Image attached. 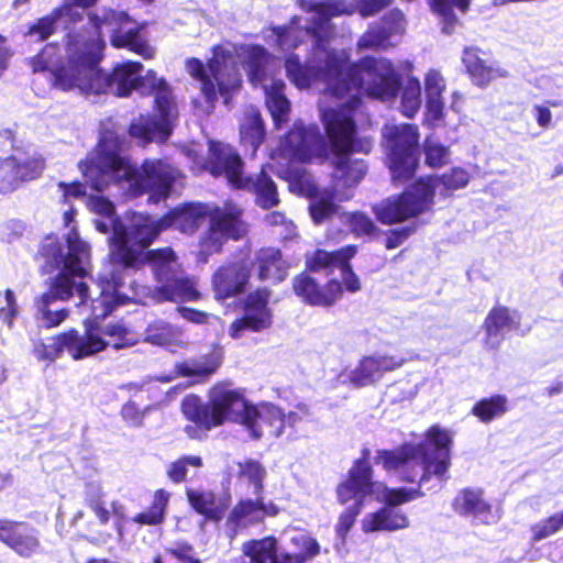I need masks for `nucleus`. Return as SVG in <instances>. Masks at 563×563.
Returning <instances> with one entry per match:
<instances>
[{
  "mask_svg": "<svg viewBox=\"0 0 563 563\" xmlns=\"http://www.w3.org/2000/svg\"><path fill=\"white\" fill-rule=\"evenodd\" d=\"M122 139L112 130H104L86 157L78 163L85 180L96 191L109 185L129 184V194L158 203L170 197L176 181L183 176L167 158H145L139 167L122 156Z\"/></svg>",
  "mask_w": 563,
  "mask_h": 563,
  "instance_id": "nucleus-1",
  "label": "nucleus"
},
{
  "mask_svg": "<svg viewBox=\"0 0 563 563\" xmlns=\"http://www.w3.org/2000/svg\"><path fill=\"white\" fill-rule=\"evenodd\" d=\"M323 70L327 90L336 98L366 95L380 101H393L402 87L401 75L385 57L365 55L349 63L336 49H331L327 52Z\"/></svg>",
  "mask_w": 563,
  "mask_h": 563,
  "instance_id": "nucleus-2",
  "label": "nucleus"
},
{
  "mask_svg": "<svg viewBox=\"0 0 563 563\" xmlns=\"http://www.w3.org/2000/svg\"><path fill=\"white\" fill-rule=\"evenodd\" d=\"M452 435L438 424L427 429L424 439L418 443L402 442L394 449L378 450L375 462L395 473L400 482L418 483L421 486L433 476L446 479L451 467Z\"/></svg>",
  "mask_w": 563,
  "mask_h": 563,
  "instance_id": "nucleus-3",
  "label": "nucleus"
},
{
  "mask_svg": "<svg viewBox=\"0 0 563 563\" xmlns=\"http://www.w3.org/2000/svg\"><path fill=\"white\" fill-rule=\"evenodd\" d=\"M181 412L192 423L184 428L187 437L192 440L205 439L210 430L225 422L244 427L254 415L253 404L247 400L243 390L231 387L227 382L217 383L210 388L207 402H202L196 395L185 397Z\"/></svg>",
  "mask_w": 563,
  "mask_h": 563,
  "instance_id": "nucleus-4",
  "label": "nucleus"
},
{
  "mask_svg": "<svg viewBox=\"0 0 563 563\" xmlns=\"http://www.w3.org/2000/svg\"><path fill=\"white\" fill-rule=\"evenodd\" d=\"M468 181L470 175L462 167H453L439 177L421 176L401 192L383 199L373 211L382 224L402 223L433 208L438 183L449 190H457L464 188Z\"/></svg>",
  "mask_w": 563,
  "mask_h": 563,
  "instance_id": "nucleus-5",
  "label": "nucleus"
},
{
  "mask_svg": "<svg viewBox=\"0 0 563 563\" xmlns=\"http://www.w3.org/2000/svg\"><path fill=\"white\" fill-rule=\"evenodd\" d=\"M101 60L96 65L82 68L79 64L69 68H59L58 73L48 76L51 85L62 91L79 89L85 93H112L115 97L126 98L137 89V80L143 64L135 60H125L115 64L111 71L100 67Z\"/></svg>",
  "mask_w": 563,
  "mask_h": 563,
  "instance_id": "nucleus-6",
  "label": "nucleus"
},
{
  "mask_svg": "<svg viewBox=\"0 0 563 563\" xmlns=\"http://www.w3.org/2000/svg\"><path fill=\"white\" fill-rule=\"evenodd\" d=\"M88 21L92 26L90 34L75 33L68 36L65 53L56 43L46 44L31 60L34 73L47 71L52 76L59 68H69L79 64L82 68L96 65L103 59L106 42L102 36V14L90 11Z\"/></svg>",
  "mask_w": 563,
  "mask_h": 563,
  "instance_id": "nucleus-7",
  "label": "nucleus"
},
{
  "mask_svg": "<svg viewBox=\"0 0 563 563\" xmlns=\"http://www.w3.org/2000/svg\"><path fill=\"white\" fill-rule=\"evenodd\" d=\"M207 63L197 57L187 58L185 67L191 78L200 82V91L208 103H214L220 95L228 102L240 90L242 78L233 53L221 44L211 48Z\"/></svg>",
  "mask_w": 563,
  "mask_h": 563,
  "instance_id": "nucleus-8",
  "label": "nucleus"
},
{
  "mask_svg": "<svg viewBox=\"0 0 563 563\" xmlns=\"http://www.w3.org/2000/svg\"><path fill=\"white\" fill-rule=\"evenodd\" d=\"M19 141L13 129H0V194L7 195L23 184L38 179L46 167L45 158Z\"/></svg>",
  "mask_w": 563,
  "mask_h": 563,
  "instance_id": "nucleus-9",
  "label": "nucleus"
},
{
  "mask_svg": "<svg viewBox=\"0 0 563 563\" xmlns=\"http://www.w3.org/2000/svg\"><path fill=\"white\" fill-rule=\"evenodd\" d=\"M360 104L361 98L351 96L344 103L321 110L323 140L327 151L329 150L332 155L371 153L372 140L358 133L355 111Z\"/></svg>",
  "mask_w": 563,
  "mask_h": 563,
  "instance_id": "nucleus-10",
  "label": "nucleus"
},
{
  "mask_svg": "<svg viewBox=\"0 0 563 563\" xmlns=\"http://www.w3.org/2000/svg\"><path fill=\"white\" fill-rule=\"evenodd\" d=\"M369 450L363 449L361 456L353 462L345 478L339 483L335 489L340 505L345 506L352 501L339 515L334 527L338 538L343 542L362 512L366 497L376 493L377 483L373 479L374 471L369 463Z\"/></svg>",
  "mask_w": 563,
  "mask_h": 563,
  "instance_id": "nucleus-11",
  "label": "nucleus"
},
{
  "mask_svg": "<svg viewBox=\"0 0 563 563\" xmlns=\"http://www.w3.org/2000/svg\"><path fill=\"white\" fill-rule=\"evenodd\" d=\"M166 231L162 218L141 213L128 225L115 228L111 236L110 262L114 267H123L132 261V254L146 250Z\"/></svg>",
  "mask_w": 563,
  "mask_h": 563,
  "instance_id": "nucleus-12",
  "label": "nucleus"
},
{
  "mask_svg": "<svg viewBox=\"0 0 563 563\" xmlns=\"http://www.w3.org/2000/svg\"><path fill=\"white\" fill-rule=\"evenodd\" d=\"M51 340V343L38 341L34 344L33 353L38 361L53 362L64 351H67L73 360L78 361L102 352L109 346L93 324L88 325L82 334L71 328L55 334Z\"/></svg>",
  "mask_w": 563,
  "mask_h": 563,
  "instance_id": "nucleus-13",
  "label": "nucleus"
},
{
  "mask_svg": "<svg viewBox=\"0 0 563 563\" xmlns=\"http://www.w3.org/2000/svg\"><path fill=\"white\" fill-rule=\"evenodd\" d=\"M385 136L393 179L398 183L410 180L419 166L418 126L409 123L393 125Z\"/></svg>",
  "mask_w": 563,
  "mask_h": 563,
  "instance_id": "nucleus-14",
  "label": "nucleus"
},
{
  "mask_svg": "<svg viewBox=\"0 0 563 563\" xmlns=\"http://www.w3.org/2000/svg\"><path fill=\"white\" fill-rule=\"evenodd\" d=\"M178 117V108L153 106L152 113H141L130 121L126 133L142 147L164 144L173 134Z\"/></svg>",
  "mask_w": 563,
  "mask_h": 563,
  "instance_id": "nucleus-15",
  "label": "nucleus"
},
{
  "mask_svg": "<svg viewBox=\"0 0 563 563\" xmlns=\"http://www.w3.org/2000/svg\"><path fill=\"white\" fill-rule=\"evenodd\" d=\"M272 290L260 287L249 292L242 302L243 313L234 319L229 328V335L238 340L244 332L258 333L269 330L274 323L273 310L269 307Z\"/></svg>",
  "mask_w": 563,
  "mask_h": 563,
  "instance_id": "nucleus-16",
  "label": "nucleus"
},
{
  "mask_svg": "<svg viewBox=\"0 0 563 563\" xmlns=\"http://www.w3.org/2000/svg\"><path fill=\"white\" fill-rule=\"evenodd\" d=\"M291 289L303 305L311 307L330 308L343 297V288L339 279L330 278L321 284L307 271L292 277Z\"/></svg>",
  "mask_w": 563,
  "mask_h": 563,
  "instance_id": "nucleus-17",
  "label": "nucleus"
},
{
  "mask_svg": "<svg viewBox=\"0 0 563 563\" xmlns=\"http://www.w3.org/2000/svg\"><path fill=\"white\" fill-rule=\"evenodd\" d=\"M306 11L317 14V18L311 19V25L307 32L314 38V51L322 52L325 59L327 52L332 49L327 46L333 31L331 19L351 15L354 13V9L345 0H324L310 2Z\"/></svg>",
  "mask_w": 563,
  "mask_h": 563,
  "instance_id": "nucleus-18",
  "label": "nucleus"
},
{
  "mask_svg": "<svg viewBox=\"0 0 563 563\" xmlns=\"http://www.w3.org/2000/svg\"><path fill=\"white\" fill-rule=\"evenodd\" d=\"M406 29L404 12L394 8L388 10L378 21L371 23L356 42L358 51H387L395 46L394 35H401Z\"/></svg>",
  "mask_w": 563,
  "mask_h": 563,
  "instance_id": "nucleus-19",
  "label": "nucleus"
},
{
  "mask_svg": "<svg viewBox=\"0 0 563 563\" xmlns=\"http://www.w3.org/2000/svg\"><path fill=\"white\" fill-rule=\"evenodd\" d=\"M284 146L290 158L300 163L323 162L328 157L323 136L316 126L294 125L285 135Z\"/></svg>",
  "mask_w": 563,
  "mask_h": 563,
  "instance_id": "nucleus-20",
  "label": "nucleus"
},
{
  "mask_svg": "<svg viewBox=\"0 0 563 563\" xmlns=\"http://www.w3.org/2000/svg\"><path fill=\"white\" fill-rule=\"evenodd\" d=\"M208 151L206 169L213 177H225L228 184L235 189L244 177V162L239 152L221 141H210Z\"/></svg>",
  "mask_w": 563,
  "mask_h": 563,
  "instance_id": "nucleus-21",
  "label": "nucleus"
},
{
  "mask_svg": "<svg viewBox=\"0 0 563 563\" xmlns=\"http://www.w3.org/2000/svg\"><path fill=\"white\" fill-rule=\"evenodd\" d=\"M0 541L23 558L41 550L38 531L29 522L0 519Z\"/></svg>",
  "mask_w": 563,
  "mask_h": 563,
  "instance_id": "nucleus-22",
  "label": "nucleus"
},
{
  "mask_svg": "<svg viewBox=\"0 0 563 563\" xmlns=\"http://www.w3.org/2000/svg\"><path fill=\"white\" fill-rule=\"evenodd\" d=\"M279 507L273 501L265 503L263 494L255 498H240L227 517V525L233 529L263 523L267 517H276Z\"/></svg>",
  "mask_w": 563,
  "mask_h": 563,
  "instance_id": "nucleus-23",
  "label": "nucleus"
},
{
  "mask_svg": "<svg viewBox=\"0 0 563 563\" xmlns=\"http://www.w3.org/2000/svg\"><path fill=\"white\" fill-rule=\"evenodd\" d=\"M250 280L249 266L243 261L227 262L212 275V290L218 300H225L244 292Z\"/></svg>",
  "mask_w": 563,
  "mask_h": 563,
  "instance_id": "nucleus-24",
  "label": "nucleus"
},
{
  "mask_svg": "<svg viewBox=\"0 0 563 563\" xmlns=\"http://www.w3.org/2000/svg\"><path fill=\"white\" fill-rule=\"evenodd\" d=\"M477 46H467L462 53V63L473 85L486 88L490 82L508 77V71L498 62L489 60Z\"/></svg>",
  "mask_w": 563,
  "mask_h": 563,
  "instance_id": "nucleus-25",
  "label": "nucleus"
},
{
  "mask_svg": "<svg viewBox=\"0 0 563 563\" xmlns=\"http://www.w3.org/2000/svg\"><path fill=\"white\" fill-rule=\"evenodd\" d=\"M186 497L192 510L205 520L220 522L231 506L232 497L229 492L217 494L211 489H186Z\"/></svg>",
  "mask_w": 563,
  "mask_h": 563,
  "instance_id": "nucleus-26",
  "label": "nucleus"
},
{
  "mask_svg": "<svg viewBox=\"0 0 563 563\" xmlns=\"http://www.w3.org/2000/svg\"><path fill=\"white\" fill-rule=\"evenodd\" d=\"M131 262L121 267L124 271L137 272L145 266H150L154 278L159 282L175 272L174 265L177 263V254L172 246L150 249L143 253L132 254Z\"/></svg>",
  "mask_w": 563,
  "mask_h": 563,
  "instance_id": "nucleus-27",
  "label": "nucleus"
},
{
  "mask_svg": "<svg viewBox=\"0 0 563 563\" xmlns=\"http://www.w3.org/2000/svg\"><path fill=\"white\" fill-rule=\"evenodd\" d=\"M209 214V206L202 202H183L163 216L162 221L166 231L175 228L181 233L194 234Z\"/></svg>",
  "mask_w": 563,
  "mask_h": 563,
  "instance_id": "nucleus-28",
  "label": "nucleus"
},
{
  "mask_svg": "<svg viewBox=\"0 0 563 563\" xmlns=\"http://www.w3.org/2000/svg\"><path fill=\"white\" fill-rule=\"evenodd\" d=\"M223 362L222 346L214 344L210 351L199 358L178 362L174 366V374L177 377H195L198 383L206 382L216 374Z\"/></svg>",
  "mask_w": 563,
  "mask_h": 563,
  "instance_id": "nucleus-29",
  "label": "nucleus"
},
{
  "mask_svg": "<svg viewBox=\"0 0 563 563\" xmlns=\"http://www.w3.org/2000/svg\"><path fill=\"white\" fill-rule=\"evenodd\" d=\"M353 154L333 155L332 188L334 191L355 188L367 174V163Z\"/></svg>",
  "mask_w": 563,
  "mask_h": 563,
  "instance_id": "nucleus-30",
  "label": "nucleus"
},
{
  "mask_svg": "<svg viewBox=\"0 0 563 563\" xmlns=\"http://www.w3.org/2000/svg\"><path fill=\"white\" fill-rule=\"evenodd\" d=\"M253 266L256 268L257 278L261 282L272 280L279 284L286 279L289 263L284 258L280 249L267 246L256 251Z\"/></svg>",
  "mask_w": 563,
  "mask_h": 563,
  "instance_id": "nucleus-31",
  "label": "nucleus"
},
{
  "mask_svg": "<svg viewBox=\"0 0 563 563\" xmlns=\"http://www.w3.org/2000/svg\"><path fill=\"white\" fill-rule=\"evenodd\" d=\"M158 283L153 290L157 301H197L201 298L195 283L189 277L178 276L176 271Z\"/></svg>",
  "mask_w": 563,
  "mask_h": 563,
  "instance_id": "nucleus-32",
  "label": "nucleus"
},
{
  "mask_svg": "<svg viewBox=\"0 0 563 563\" xmlns=\"http://www.w3.org/2000/svg\"><path fill=\"white\" fill-rule=\"evenodd\" d=\"M452 509L459 516L481 519L485 525L489 523L493 506L484 498L482 488L466 487L461 489L452 500Z\"/></svg>",
  "mask_w": 563,
  "mask_h": 563,
  "instance_id": "nucleus-33",
  "label": "nucleus"
},
{
  "mask_svg": "<svg viewBox=\"0 0 563 563\" xmlns=\"http://www.w3.org/2000/svg\"><path fill=\"white\" fill-rule=\"evenodd\" d=\"M254 415L250 423H245L244 428L250 432L254 440H258L264 434L269 438H278L285 429V415L276 406H266L258 410L253 405Z\"/></svg>",
  "mask_w": 563,
  "mask_h": 563,
  "instance_id": "nucleus-34",
  "label": "nucleus"
},
{
  "mask_svg": "<svg viewBox=\"0 0 563 563\" xmlns=\"http://www.w3.org/2000/svg\"><path fill=\"white\" fill-rule=\"evenodd\" d=\"M235 189L253 194L255 203L265 210L278 206L280 201L277 186L264 168L255 177L244 175Z\"/></svg>",
  "mask_w": 563,
  "mask_h": 563,
  "instance_id": "nucleus-35",
  "label": "nucleus"
},
{
  "mask_svg": "<svg viewBox=\"0 0 563 563\" xmlns=\"http://www.w3.org/2000/svg\"><path fill=\"white\" fill-rule=\"evenodd\" d=\"M409 525V518L404 511L384 505L376 511L366 515L362 521V530L365 533L378 531L393 532L407 529Z\"/></svg>",
  "mask_w": 563,
  "mask_h": 563,
  "instance_id": "nucleus-36",
  "label": "nucleus"
},
{
  "mask_svg": "<svg viewBox=\"0 0 563 563\" xmlns=\"http://www.w3.org/2000/svg\"><path fill=\"white\" fill-rule=\"evenodd\" d=\"M145 23H139L126 31H123L122 27H115L111 32L110 44L114 48H125L144 59H152L155 51L148 44L146 37L142 35Z\"/></svg>",
  "mask_w": 563,
  "mask_h": 563,
  "instance_id": "nucleus-37",
  "label": "nucleus"
},
{
  "mask_svg": "<svg viewBox=\"0 0 563 563\" xmlns=\"http://www.w3.org/2000/svg\"><path fill=\"white\" fill-rule=\"evenodd\" d=\"M137 89L142 95H154L153 106L164 108H178L172 87L166 79L157 77L153 69H148L145 75L140 74V80L136 82Z\"/></svg>",
  "mask_w": 563,
  "mask_h": 563,
  "instance_id": "nucleus-38",
  "label": "nucleus"
},
{
  "mask_svg": "<svg viewBox=\"0 0 563 563\" xmlns=\"http://www.w3.org/2000/svg\"><path fill=\"white\" fill-rule=\"evenodd\" d=\"M482 328L485 340L503 338L504 331L519 330L520 319L514 317L512 311L503 305H495L486 314Z\"/></svg>",
  "mask_w": 563,
  "mask_h": 563,
  "instance_id": "nucleus-39",
  "label": "nucleus"
},
{
  "mask_svg": "<svg viewBox=\"0 0 563 563\" xmlns=\"http://www.w3.org/2000/svg\"><path fill=\"white\" fill-rule=\"evenodd\" d=\"M66 242L68 252L64 255L63 266L59 267L60 272H66L67 275L74 278H84L87 275V271L82 263L88 257L89 245L75 231L68 234Z\"/></svg>",
  "mask_w": 563,
  "mask_h": 563,
  "instance_id": "nucleus-40",
  "label": "nucleus"
},
{
  "mask_svg": "<svg viewBox=\"0 0 563 563\" xmlns=\"http://www.w3.org/2000/svg\"><path fill=\"white\" fill-rule=\"evenodd\" d=\"M207 218L209 219V223L228 239L238 241L245 233L242 211L239 209L223 210L220 208H209Z\"/></svg>",
  "mask_w": 563,
  "mask_h": 563,
  "instance_id": "nucleus-41",
  "label": "nucleus"
},
{
  "mask_svg": "<svg viewBox=\"0 0 563 563\" xmlns=\"http://www.w3.org/2000/svg\"><path fill=\"white\" fill-rule=\"evenodd\" d=\"M353 244L344 245L334 251H327L323 249H316L313 252L305 256V271L308 273L325 272L331 274L347 254Z\"/></svg>",
  "mask_w": 563,
  "mask_h": 563,
  "instance_id": "nucleus-42",
  "label": "nucleus"
},
{
  "mask_svg": "<svg viewBox=\"0 0 563 563\" xmlns=\"http://www.w3.org/2000/svg\"><path fill=\"white\" fill-rule=\"evenodd\" d=\"M286 85L280 79H275L268 87H265V102L276 128H282L288 122L290 102L285 96Z\"/></svg>",
  "mask_w": 563,
  "mask_h": 563,
  "instance_id": "nucleus-43",
  "label": "nucleus"
},
{
  "mask_svg": "<svg viewBox=\"0 0 563 563\" xmlns=\"http://www.w3.org/2000/svg\"><path fill=\"white\" fill-rule=\"evenodd\" d=\"M170 500V493L165 488L154 490L153 498L148 507L135 514L132 521L140 526L156 527L166 520L167 509Z\"/></svg>",
  "mask_w": 563,
  "mask_h": 563,
  "instance_id": "nucleus-44",
  "label": "nucleus"
},
{
  "mask_svg": "<svg viewBox=\"0 0 563 563\" xmlns=\"http://www.w3.org/2000/svg\"><path fill=\"white\" fill-rule=\"evenodd\" d=\"M510 409L509 399L503 394H493L479 398L471 408V415L482 423L488 424L492 421L504 417Z\"/></svg>",
  "mask_w": 563,
  "mask_h": 563,
  "instance_id": "nucleus-45",
  "label": "nucleus"
},
{
  "mask_svg": "<svg viewBox=\"0 0 563 563\" xmlns=\"http://www.w3.org/2000/svg\"><path fill=\"white\" fill-rule=\"evenodd\" d=\"M286 75L288 79L298 88H309L318 76H322L324 81V63L321 66L312 67L303 65L296 54H290L285 59Z\"/></svg>",
  "mask_w": 563,
  "mask_h": 563,
  "instance_id": "nucleus-46",
  "label": "nucleus"
},
{
  "mask_svg": "<svg viewBox=\"0 0 563 563\" xmlns=\"http://www.w3.org/2000/svg\"><path fill=\"white\" fill-rule=\"evenodd\" d=\"M429 5L442 22V31L446 34L453 33L460 20L454 10L466 13L470 10L472 0H428Z\"/></svg>",
  "mask_w": 563,
  "mask_h": 563,
  "instance_id": "nucleus-47",
  "label": "nucleus"
},
{
  "mask_svg": "<svg viewBox=\"0 0 563 563\" xmlns=\"http://www.w3.org/2000/svg\"><path fill=\"white\" fill-rule=\"evenodd\" d=\"M265 135V124L260 111L252 109L245 112L240 123L241 143L256 152L264 142Z\"/></svg>",
  "mask_w": 563,
  "mask_h": 563,
  "instance_id": "nucleus-48",
  "label": "nucleus"
},
{
  "mask_svg": "<svg viewBox=\"0 0 563 563\" xmlns=\"http://www.w3.org/2000/svg\"><path fill=\"white\" fill-rule=\"evenodd\" d=\"M268 59L269 54L264 46H250L243 62L250 82L257 85L266 78Z\"/></svg>",
  "mask_w": 563,
  "mask_h": 563,
  "instance_id": "nucleus-49",
  "label": "nucleus"
},
{
  "mask_svg": "<svg viewBox=\"0 0 563 563\" xmlns=\"http://www.w3.org/2000/svg\"><path fill=\"white\" fill-rule=\"evenodd\" d=\"M75 278L67 275L66 272H58L52 279L47 291L40 297L45 303L55 301H67L74 296Z\"/></svg>",
  "mask_w": 563,
  "mask_h": 563,
  "instance_id": "nucleus-50",
  "label": "nucleus"
},
{
  "mask_svg": "<svg viewBox=\"0 0 563 563\" xmlns=\"http://www.w3.org/2000/svg\"><path fill=\"white\" fill-rule=\"evenodd\" d=\"M335 198H339V200H347L351 198V194L340 196L339 191H334L332 189V192L329 196H321L310 203L309 212L316 224H321L336 213L338 206L334 202Z\"/></svg>",
  "mask_w": 563,
  "mask_h": 563,
  "instance_id": "nucleus-51",
  "label": "nucleus"
},
{
  "mask_svg": "<svg viewBox=\"0 0 563 563\" xmlns=\"http://www.w3.org/2000/svg\"><path fill=\"white\" fill-rule=\"evenodd\" d=\"M238 478L244 479L253 486L254 494H263L264 492V481L266 477V468L265 466L257 460L246 459L244 461L238 462Z\"/></svg>",
  "mask_w": 563,
  "mask_h": 563,
  "instance_id": "nucleus-52",
  "label": "nucleus"
},
{
  "mask_svg": "<svg viewBox=\"0 0 563 563\" xmlns=\"http://www.w3.org/2000/svg\"><path fill=\"white\" fill-rule=\"evenodd\" d=\"M180 330L163 320L151 322L145 329V341L158 345L166 346L177 342Z\"/></svg>",
  "mask_w": 563,
  "mask_h": 563,
  "instance_id": "nucleus-53",
  "label": "nucleus"
},
{
  "mask_svg": "<svg viewBox=\"0 0 563 563\" xmlns=\"http://www.w3.org/2000/svg\"><path fill=\"white\" fill-rule=\"evenodd\" d=\"M153 563H201V560L196 555L192 544L180 541L165 548L163 554L155 555Z\"/></svg>",
  "mask_w": 563,
  "mask_h": 563,
  "instance_id": "nucleus-54",
  "label": "nucleus"
},
{
  "mask_svg": "<svg viewBox=\"0 0 563 563\" xmlns=\"http://www.w3.org/2000/svg\"><path fill=\"white\" fill-rule=\"evenodd\" d=\"M278 176L288 183L290 190L298 194L311 195L316 190L312 175L305 168L288 166Z\"/></svg>",
  "mask_w": 563,
  "mask_h": 563,
  "instance_id": "nucleus-55",
  "label": "nucleus"
},
{
  "mask_svg": "<svg viewBox=\"0 0 563 563\" xmlns=\"http://www.w3.org/2000/svg\"><path fill=\"white\" fill-rule=\"evenodd\" d=\"M401 90V112L407 118H413L421 107V85L417 77H409Z\"/></svg>",
  "mask_w": 563,
  "mask_h": 563,
  "instance_id": "nucleus-56",
  "label": "nucleus"
},
{
  "mask_svg": "<svg viewBox=\"0 0 563 563\" xmlns=\"http://www.w3.org/2000/svg\"><path fill=\"white\" fill-rule=\"evenodd\" d=\"M99 0H64L54 8L58 20L63 19L68 25H75L84 20V10L90 9Z\"/></svg>",
  "mask_w": 563,
  "mask_h": 563,
  "instance_id": "nucleus-57",
  "label": "nucleus"
},
{
  "mask_svg": "<svg viewBox=\"0 0 563 563\" xmlns=\"http://www.w3.org/2000/svg\"><path fill=\"white\" fill-rule=\"evenodd\" d=\"M563 529V510L554 512L547 518L531 525L530 541L531 543L540 542L548 539Z\"/></svg>",
  "mask_w": 563,
  "mask_h": 563,
  "instance_id": "nucleus-58",
  "label": "nucleus"
},
{
  "mask_svg": "<svg viewBox=\"0 0 563 563\" xmlns=\"http://www.w3.org/2000/svg\"><path fill=\"white\" fill-rule=\"evenodd\" d=\"M376 483V490L378 489V487H383L384 496L382 503L385 506L391 507L394 509H397L398 506L407 504L424 495V493L420 489V486L418 488L410 489L405 487L388 488L383 483Z\"/></svg>",
  "mask_w": 563,
  "mask_h": 563,
  "instance_id": "nucleus-59",
  "label": "nucleus"
},
{
  "mask_svg": "<svg viewBox=\"0 0 563 563\" xmlns=\"http://www.w3.org/2000/svg\"><path fill=\"white\" fill-rule=\"evenodd\" d=\"M379 376L380 373L376 365V356H364L352 371L351 383L356 387H364L374 384Z\"/></svg>",
  "mask_w": 563,
  "mask_h": 563,
  "instance_id": "nucleus-60",
  "label": "nucleus"
},
{
  "mask_svg": "<svg viewBox=\"0 0 563 563\" xmlns=\"http://www.w3.org/2000/svg\"><path fill=\"white\" fill-rule=\"evenodd\" d=\"M294 541L296 544H300L301 552L282 554L280 558L277 556L276 563H305L320 553V545L312 537L301 536L299 539H294Z\"/></svg>",
  "mask_w": 563,
  "mask_h": 563,
  "instance_id": "nucleus-61",
  "label": "nucleus"
},
{
  "mask_svg": "<svg viewBox=\"0 0 563 563\" xmlns=\"http://www.w3.org/2000/svg\"><path fill=\"white\" fill-rule=\"evenodd\" d=\"M38 254L44 258V273H52L62 266L63 245L56 238L47 236L41 244Z\"/></svg>",
  "mask_w": 563,
  "mask_h": 563,
  "instance_id": "nucleus-62",
  "label": "nucleus"
},
{
  "mask_svg": "<svg viewBox=\"0 0 563 563\" xmlns=\"http://www.w3.org/2000/svg\"><path fill=\"white\" fill-rule=\"evenodd\" d=\"M347 224L354 236H375L379 229L374 220L362 211H353L347 214Z\"/></svg>",
  "mask_w": 563,
  "mask_h": 563,
  "instance_id": "nucleus-63",
  "label": "nucleus"
},
{
  "mask_svg": "<svg viewBox=\"0 0 563 563\" xmlns=\"http://www.w3.org/2000/svg\"><path fill=\"white\" fill-rule=\"evenodd\" d=\"M246 553L251 563H276L278 556L275 542L266 539L252 541Z\"/></svg>",
  "mask_w": 563,
  "mask_h": 563,
  "instance_id": "nucleus-64",
  "label": "nucleus"
}]
</instances>
